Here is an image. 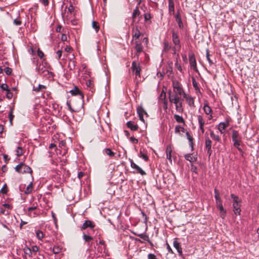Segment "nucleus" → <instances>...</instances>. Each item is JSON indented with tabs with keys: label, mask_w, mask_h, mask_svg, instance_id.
I'll use <instances>...</instances> for the list:
<instances>
[{
	"label": "nucleus",
	"mask_w": 259,
	"mask_h": 259,
	"mask_svg": "<svg viewBox=\"0 0 259 259\" xmlns=\"http://www.w3.org/2000/svg\"><path fill=\"white\" fill-rule=\"evenodd\" d=\"M214 197L216 200L217 207L220 210V215L222 219H224L226 214V210L224 208L222 201L219 195V191L214 189Z\"/></svg>",
	"instance_id": "f257e3e1"
},
{
	"label": "nucleus",
	"mask_w": 259,
	"mask_h": 259,
	"mask_svg": "<svg viewBox=\"0 0 259 259\" xmlns=\"http://www.w3.org/2000/svg\"><path fill=\"white\" fill-rule=\"evenodd\" d=\"M231 197L233 199V211L235 214H240L241 212L240 203L241 200L239 197L233 194L231 195Z\"/></svg>",
	"instance_id": "f03ea898"
},
{
	"label": "nucleus",
	"mask_w": 259,
	"mask_h": 259,
	"mask_svg": "<svg viewBox=\"0 0 259 259\" xmlns=\"http://www.w3.org/2000/svg\"><path fill=\"white\" fill-rule=\"evenodd\" d=\"M232 139L234 146L237 148L239 151H242V149L239 147L241 142V137L239 136L238 131L235 130L233 131Z\"/></svg>",
	"instance_id": "7ed1b4c3"
},
{
	"label": "nucleus",
	"mask_w": 259,
	"mask_h": 259,
	"mask_svg": "<svg viewBox=\"0 0 259 259\" xmlns=\"http://www.w3.org/2000/svg\"><path fill=\"white\" fill-rule=\"evenodd\" d=\"M173 91L172 92L177 94V95H180L184 96V95L186 94L185 91L183 88L182 85L177 80H173L172 84Z\"/></svg>",
	"instance_id": "20e7f679"
},
{
	"label": "nucleus",
	"mask_w": 259,
	"mask_h": 259,
	"mask_svg": "<svg viewBox=\"0 0 259 259\" xmlns=\"http://www.w3.org/2000/svg\"><path fill=\"white\" fill-rule=\"evenodd\" d=\"M15 170L20 174H25V173H29L30 174V176H32V170L31 168L25 164L23 163H21L20 164L17 165L15 168Z\"/></svg>",
	"instance_id": "39448f33"
},
{
	"label": "nucleus",
	"mask_w": 259,
	"mask_h": 259,
	"mask_svg": "<svg viewBox=\"0 0 259 259\" xmlns=\"http://www.w3.org/2000/svg\"><path fill=\"white\" fill-rule=\"evenodd\" d=\"M168 98L169 102L171 103H177L178 101H180V100H183L181 99V97L182 96L180 95H177V94L174 93L172 92V91H169L168 92Z\"/></svg>",
	"instance_id": "423d86ee"
},
{
	"label": "nucleus",
	"mask_w": 259,
	"mask_h": 259,
	"mask_svg": "<svg viewBox=\"0 0 259 259\" xmlns=\"http://www.w3.org/2000/svg\"><path fill=\"white\" fill-rule=\"evenodd\" d=\"M172 41L173 43L175 45V47L174 48V53L176 54L177 50H180L181 48L180 39L179 38L178 35L177 33L175 32H172Z\"/></svg>",
	"instance_id": "0eeeda50"
},
{
	"label": "nucleus",
	"mask_w": 259,
	"mask_h": 259,
	"mask_svg": "<svg viewBox=\"0 0 259 259\" xmlns=\"http://www.w3.org/2000/svg\"><path fill=\"white\" fill-rule=\"evenodd\" d=\"M131 69L136 75V77L137 76L140 77L141 68L139 63L136 62V61H133L132 62Z\"/></svg>",
	"instance_id": "6e6552de"
},
{
	"label": "nucleus",
	"mask_w": 259,
	"mask_h": 259,
	"mask_svg": "<svg viewBox=\"0 0 259 259\" xmlns=\"http://www.w3.org/2000/svg\"><path fill=\"white\" fill-rule=\"evenodd\" d=\"M211 144V141L208 138H206L205 140V149L207 150V153L209 157H210L212 154Z\"/></svg>",
	"instance_id": "1a4fd4ad"
},
{
	"label": "nucleus",
	"mask_w": 259,
	"mask_h": 259,
	"mask_svg": "<svg viewBox=\"0 0 259 259\" xmlns=\"http://www.w3.org/2000/svg\"><path fill=\"white\" fill-rule=\"evenodd\" d=\"M197 120H198V124L199 125L200 130H201L202 133H204V125L205 124V121L201 115H197Z\"/></svg>",
	"instance_id": "9d476101"
},
{
	"label": "nucleus",
	"mask_w": 259,
	"mask_h": 259,
	"mask_svg": "<svg viewBox=\"0 0 259 259\" xmlns=\"http://www.w3.org/2000/svg\"><path fill=\"white\" fill-rule=\"evenodd\" d=\"M95 225L93 222H92L90 220H86L84 222V223L82 224V227H81V229L85 230L88 227H89L91 229H93L95 227Z\"/></svg>",
	"instance_id": "9b49d317"
},
{
	"label": "nucleus",
	"mask_w": 259,
	"mask_h": 259,
	"mask_svg": "<svg viewBox=\"0 0 259 259\" xmlns=\"http://www.w3.org/2000/svg\"><path fill=\"white\" fill-rule=\"evenodd\" d=\"M173 245L174 247L177 249L179 255L182 256L183 255V251L180 243L176 239H175L173 242Z\"/></svg>",
	"instance_id": "f8f14e48"
},
{
	"label": "nucleus",
	"mask_w": 259,
	"mask_h": 259,
	"mask_svg": "<svg viewBox=\"0 0 259 259\" xmlns=\"http://www.w3.org/2000/svg\"><path fill=\"white\" fill-rule=\"evenodd\" d=\"M185 158L191 162H196L197 160V156L196 154H187L185 155Z\"/></svg>",
	"instance_id": "ddd939ff"
},
{
	"label": "nucleus",
	"mask_w": 259,
	"mask_h": 259,
	"mask_svg": "<svg viewBox=\"0 0 259 259\" xmlns=\"http://www.w3.org/2000/svg\"><path fill=\"white\" fill-rule=\"evenodd\" d=\"M70 93L72 95H78L79 96V98L81 100H82L83 98V95L82 93L79 90V89L76 87H75V88L70 91Z\"/></svg>",
	"instance_id": "4468645a"
},
{
	"label": "nucleus",
	"mask_w": 259,
	"mask_h": 259,
	"mask_svg": "<svg viewBox=\"0 0 259 259\" xmlns=\"http://www.w3.org/2000/svg\"><path fill=\"white\" fill-rule=\"evenodd\" d=\"M137 112L139 115L140 119L141 121H144V120L143 115L144 114H146V115H147V112L142 107H138L137 108Z\"/></svg>",
	"instance_id": "2eb2a0df"
},
{
	"label": "nucleus",
	"mask_w": 259,
	"mask_h": 259,
	"mask_svg": "<svg viewBox=\"0 0 259 259\" xmlns=\"http://www.w3.org/2000/svg\"><path fill=\"white\" fill-rule=\"evenodd\" d=\"M133 37V38L138 39L139 38L141 33L137 26H135L132 30Z\"/></svg>",
	"instance_id": "dca6fc26"
},
{
	"label": "nucleus",
	"mask_w": 259,
	"mask_h": 259,
	"mask_svg": "<svg viewBox=\"0 0 259 259\" xmlns=\"http://www.w3.org/2000/svg\"><path fill=\"white\" fill-rule=\"evenodd\" d=\"M183 97L186 99V102L190 106H195L193 98L186 94L184 95V96Z\"/></svg>",
	"instance_id": "f3484780"
},
{
	"label": "nucleus",
	"mask_w": 259,
	"mask_h": 259,
	"mask_svg": "<svg viewBox=\"0 0 259 259\" xmlns=\"http://www.w3.org/2000/svg\"><path fill=\"white\" fill-rule=\"evenodd\" d=\"M171 152L172 149L170 145H168L166 149V158L169 161L170 163H172L171 159Z\"/></svg>",
	"instance_id": "a211bd4d"
},
{
	"label": "nucleus",
	"mask_w": 259,
	"mask_h": 259,
	"mask_svg": "<svg viewBox=\"0 0 259 259\" xmlns=\"http://www.w3.org/2000/svg\"><path fill=\"white\" fill-rule=\"evenodd\" d=\"M127 126L133 131H136L138 130L139 126L135 124L133 121H129L126 123Z\"/></svg>",
	"instance_id": "6ab92c4d"
},
{
	"label": "nucleus",
	"mask_w": 259,
	"mask_h": 259,
	"mask_svg": "<svg viewBox=\"0 0 259 259\" xmlns=\"http://www.w3.org/2000/svg\"><path fill=\"white\" fill-rule=\"evenodd\" d=\"M189 62L195 71H197L196 62L194 55L189 56Z\"/></svg>",
	"instance_id": "aec40b11"
},
{
	"label": "nucleus",
	"mask_w": 259,
	"mask_h": 259,
	"mask_svg": "<svg viewBox=\"0 0 259 259\" xmlns=\"http://www.w3.org/2000/svg\"><path fill=\"white\" fill-rule=\"evenodd\" d=\"M31 181L30 182V184L27 186L26 189L24 190V193L25 194H30L33 189V183L32 182L33 181V178L32 176H31Z\"/></svg>",
	"instance_id": "412c9836"
},
{
	"label": "nucleus",
	"mask_w": 259,
	"mask_h": 259,
	"mask_svg": "<svg viewBox=\"0 0 259 259\" xmlns=\"http://www.w3.org/2000/svg\"><path fill=\"white\" fill-rule=\"evenodd\" d=\"M203 110H204V112L205 113V114H206L207 115H210L209 119H211L212 117V115H211L212 110H211V108L207 104H204V105L203 106Z\"/></svg>",
	"instance_id": "4be33fe9"
},
{
	"label": "nucleus",
	"mask_w": 259,
	"mask_h": 259,
	"mask_svg": "<svg viewBox=\"0 0 259 259\" xmlns=\"http://www.w3.org/2000/svg\"><path fill=\"white\" fill-rule=\"evenodd\" d=\"M135 49L136 50V54L137 56H139V54H140L143 51V46L141 43L138 42V41L136 42V46Z\"/></svg>",
	"instance_id": "5701e85b"
},
{
	"label": "nucleus",
	"mask_w": 259,
	"mask_h": 259,
	"mask_svg": "<svg viewBox=\"0 0 259 259\" xmlns=\"http://www.w3.org/2000/svg\"><path fill=\"white\" fill-rule=\"evenodd\" d=\"M229 126V122H221L219 124L218 129L221 133H224V130Z\"/></svg>",
	"instance_id": "b1692460"
},
{
	"label": "nucleus",
	"mask_w": 259,
	"mask_h": 259,
	"mask_svg": "<svg viewBox=\"0 0 259 259\" xmlns=\"http://www.w3.org/2000/svg\"><path fill=\"white\" fill-rule=\"evenodd\" d=\"M140 15V12L138 6H137L136 9L134 10L132 14L133 23H134L137 17Z\"/></svg>",
	"instance_id": "393cba45"
},
{
	"label": "nucleus",
	"mask_w": 259,
	"mask_h": 259,
	"mask_svg": "<svg viewBox=\"0 0 259 259\" xmlns=\"http://www.w3.org/2000/svg\"><path fill=\"white\" fill-rule=\"evenodd\" d=\"M182 101V100H180V101H178L177 103H174L175 105L176 110L180 113L183 111Z\"/></svg>",
	"instance_id": "a878e982"
},
{
	"label": "nucleus",
	"mask_w": 259,
	"mask_h": 259,
	"mask_svg": "<svg viewBox=\"0 0 259 259\" xmlns=\"http://www.w3.org/2000/svg\"><path fill=\"white\" fill-rule=\"evenodd\" d=\"M168 11L169 13L174 14L175 12V4L173 0H168Z\"/></svg>",
	"instance_id": "bb28decb"
},
{
	"label": "nucleus",
	"mask_w": 259,
	"mask_h": 259,
	"mask_svg": "<svg viewBox=\"0 0 259 259\" xmlns=\"http://www.w3.org/2000/svg\"><path fill=\"white\" fill-rule=\"evenodd\" d=\"M176 20L178 24L179 28L182 29L183 28V24L179 13L176 15Z\"/></svg>",
	"instance_id": "cd10ccee"
},
{
	"label": "nucleus",
	"mask_w": 259,
	"mask_h": 259,
	"mask_svg": "<svg viewBox=\"0 0 259 259\" xmlns=\"http://www.w3.org/2000/svg\"><path fill=\"white\" fill-rule=\"evenodd\" d=\"M186 136H187V139L189 142V144H190V146H191V149L192 150H193V137L190 135V134L189 133V132H186Z\"/></svg>",
	"instance_id": "c85d7f7f"
},
{
	"label": "nucleus",
	"mask_w": 259,
	"mask_h": 259,
	"mask_svg": "<svg viewBox=\"0 0 259 259\" xmlns=\"http://www.w3.org/2000/svg\"><path fill=\"white\" fill-rule=\"evenodd\" d=\"M174 118H175V120L177 121V122H178L179 123H185V120H184V118L182 117V116L175 114L174 115Z\"/></svg>",
	"instance_id": "c756f323"
},
{
	"label": "nucleus",
	"mask_w": 259,
	"mask_h": 259,
	"mask_svg": "<svg viewBox=\"0 0 259 259\" xmlns=\"http://www.w3.org/2000/svg\"><path fill=\"white\" fill-rule=\"evenodd\" d=\"M210 137L214 141L219 142L220 141V137L219 135H216L213 132L210 133Z\"/></svg>",
	"instance_id": "7c9ffc66"
},
{
	"label": "nucleus",
	"mask_w": 259,
	"mask_h": 259,
	"mask_svg": "<svg viewBox=\"0 0 259 259\" xmlns=\"http://www.w3.org/2000/svg\"><path fill=\"white\" fill-rule=\"evenodd\" d=\"M104 153L107 155L112 157L114 155V153L111 151V150L109 148H106L104 150Z\"/></svg>",
	"instance_id": "2f4dec72"
},
{
	"label": "nucleus",
	"mask_w": 259,
	"mask_h": 259,
	"mask_svg": "<svg viewBox=\"0 0 259 259\" xmlns=\"http://www.w3.org/2000/svg\"><path fill=\"white\" fill-rule=\"evenodd\" d=\"M46 89V86L41 84H39L37 88H33V91H36V92H39L42 91L43 90Z\"/></svg>",
	"instance_id": "473e14b6"
},
{
	"label": "nucleus",
	"mask_w": 259,
	"mask_h": 259,
	"mask_svg": "<svg viewBox=\"0 0 259 259\" xmlns=\"http://www.w3.org/2000/svg\"><path fill=\"white\" fill-rule=\"evenodd\" d=\"M16 155L19 157L23 154V150L22 147H18L16 150Z\"/></svg>",
	"instance_id": "72a5a7b5"
},
{
	"label": "nucleus",
	"mask_w": 259,
	"mask_h": 259,
	"mask_svg": "<svg viewBox=\"0 0 259 259\" xmlns=\"http://www.w3.org/2000/svg\"><path fill=\"white\" fill-rule=\"evenodd\" d=\"M62 248L59 246H55L53 248V252L55 254H58L61 251Z\"/></svg>",
	"instance_id": "f704fd0d"
},
{
	"label": "nucleus",
	"mask_w": 259,
	"mask_h": 259,
	"mask_svg": "<svg viewBox=\"0 0 259 259\" xmlns=\"http://www.w3.org/2000/svg\"><path fill=\"white\" fill-rule=\"evenodd\" d=\"M137 236L145 241H149V236L145 234H138Z\"/></svg>",
	"instance_id": "c9c22d12"
},
{
	"label": "nucleus",
	"mask_w": 259,
	"mask_h": 259,
	"mask_svg": "<svg viewBox=\"0 0 259 259\" xmlns=\"http://www.w3.org/2000/svg\"><path fill=\"white\" fill-rule=\"evenodd\" d=\"M36 237L39 240H41L44 237L43 233L41 231H39V230H37L36 232Z\"/></svg>",
	"instance_id": "e433bc0d"
},
{
	"label": "nucleus",
	"mask_w": 259,
	"mask_h": 259,
	"mask_svg": "<svg viewBox=\"0 0 259 259\" xmlns=\"http://www.w3.org/2000/svg\"><path fill=\"white\" fill-rule=\"evenodd\" d=\"M181 131L184 133L185 128L180 125H177L175 127V132L176 133H179Z\"/></svg>",
	"instance_id": "4c0bfd02"
},
{
	"label": "nucleus",
	"mask_w": 259,
	"mask_h": 259,
	"mask_svg": "<svg viewBox=\"0 0 259 259\" xmlns=\"http://www.w3.org/2000/svg\"><path fill=\"white\" fill-rule=\"evenodd\" d=\"M68 107V109L69 110L72 112H77L78 110L76 109H74L71 106V103H70V101H68L67 102V103H66Z\"/></svg>",
	"instance_id": "58836bf2"
},
{
	"label": "nucleus",
	"mask_w": 259,
	"mask_h": 259,
	"mask_svg": "<svg viewBox=\"0 0 259 259\" xmlns=\"http://www.w3.org/2000/svg\"><path fill=\"white\" fill-rule=\"evenodd\" d=\"M92 27L93 28H94L97 32L99 30V26L98 24V23L96 21H93L92 22Z\"/></svg>",
	"instance_id": "ea45409f"
},
{
	"label": "nucleus",
	"mask_w": 259,
	"mask_h": 259,
	"mask_svg": "<svg viewBox=\"0 0 259 259\" xmlns=\"http://www.w3.org/2000/svg\"><path fill=\"white\" fill-rule=\"evenodd\" d=\"M170 49V46H169V44L167 42H164V48H163V51L164 52H168Z\"/></svg>",
	"instance_id": "a19ab883"
},
{
	"label": "nucleus",
	"mask_w": 259,
	"mask_h": 259,
	"mask_svg": "<svg viewBox=\"0 0 259 259\" xmlns=\"http://www.w3.org/2000/svg\"><path fill=\"white\" fill-rule=\"evenodd\" d=\"M83 238L85 242H88L93 239L92 237H91L89 235H85V234H83Z\"/></svg>",
	"instance_id": "79ce46f5"
},
{
	"label": "nucleus",
	"mask_w": 259,
	"mask_h": 259,
	"mask_svg": "<svg viewBox=\"0 0 259 259\" xmlns=\"http://www.w3.org/2000/svg\"><path fill=\"white\" fill-rule=\"evenodd\" d=\"M0 212L2 214L5 215H9L10 214V211L8 210H6L2 207H0Z\"/></svg>",
	"instance_id": "37998d69"
},
{
	"label": "nucleus",
	"mask_w": 259,
	"mask_h": 259,
	"mask_svg": "<svg viewBox=\"0 0 259 259\" xmlns=\"http://www.w3.org/2000/svg\"><path fill=\"white\" fill-rule=\"evenodd\" d=\"M8 192V187L6 184H4L1 190V192L3 194H6Z\"/></svg>",
	"instance_id": "c03bdc74"
},
{
	"label": "nucleus",
	"mask_w": 259,
	"mask_h": 259,
	"mask_svg": "<svg viewBox=\"0 0 259 259\" xmlns=\"http://www.w3.org/2000/svg\"><path fill=\"white\" fill-rule=\"evenodd\" d=\"M13 109L12 108H11L10 109V114H9V120H10V122H11V123H12V120L14 118V116L13 115Z\"/></svg>",
	"instance_id": "a18cd8bd"
},
{
	"label": "nucleus",
	"mask_w": 259,
	"mask_h": 259,
	"mask_svg": "<svg viewBox=\"0 0 259 259\" xmlns=\"http://www.w3.org/2000/svg\"><path fill=\"white\" fill-rule=\"evenodd\" d=\"M206 52L207 60L208 63H209V64L211 65L213 64V62H212V61L211 60H210V59L209 58V51L208 49H207Z\"/></svg>",
	"instance_id": "49530a36"
},
{
	"label": "nucleus",
	"mask_w": 259,
	"mask_h": 259,
	"mask_svg": "<svg viewBox=\"0 0 259 259\" xmlns=\"http://www.w3.org/2000/svg\"><path fill=\"white\" fill-rule=\"evenodd\" d=\"M135 169L137 170L138 173H140L142 175H146V172L139 166H138Z\"/></svg>",
	"instance_id": "de8ad7c7"
},
{
	"label": "nucleus",
	"mask_w": 259,
	"mask_h": 259,
	"mask_svg": "<svg viewBox=\"0 0 259 259\" xmlns=\"http://www.w3.org/2000/svg\"><path fill=\"white\" fill-rule=\"evenodd\" d=\"M135 169L137 170L138 173H140L142 175H146V172L139 166H138Z\"/></svg>",
	"instance_id": "09e8293b"
},
{
	"label": "nucleus",
	"mask_w": 259,
	"mask_h": 259,
	"mask_svg": "<svg viewBox=\"0 0 259 259\" xmlns=\"http://www.w3.org/2000/svg\"><path fill=\"white\" fill-rule=\"evenodd\" d=\"M25 254H28L29 256L32 255L31 249L30 248L27 247L24 249Z\"/></svg>",
	"instance_id": "8fccbe9b"
},
{
	"label": "nucleus",
	"mask_w": 259,
	"mask_h": 259,
	"mask_svg": "<svg viewBox=\"0 0 259 259\" xmlns=\"http://www.w3.org/2000/svg\"><path fill=\"white\" fill-rule=\"evenodd\" d=\"M13 95L12 93L11 92V90L9 89L7 91L6 97L8 99H11L12 98Z\"/></svg>",
	"instance_id": "3c124183"
},
{
	"label": "nucleus",
	"mask_w": 259,
	"mask_h": 259,
	"mask_svg": "<svg viewBox=\"0 0 259 259\" xmlns=\"http://www.w3.org/2000/svg\"><path fill=\"white\" fill-rule=\"evenodd\" d=\"M140 156L141 158H142L143 159H144L145 161H147L148 160V156L146 154L142 153V151H140Z\"/></svg>",
	"instance_id": "603ef678"
},
{
	"label": "nucleus",
	"mask_w": 259,
	"mask_h": 259,
	"mask_svg": "<svg viewBox=\"0 0 259 259\" xmlns=\"http://www.w3.org/2000/svg\"><path fill=\"white\" fill-rule=\"evenodd\" d=\"M144 17L145 21L150 20L151 18V14L150 13L144 14Z\"/></svg>",
	"instance_id": "864d4df0"
},
{
	"label": "nucleus",
	"mask_w": 259,
	"mask_h": 259,
	"mask_svg": "<svg viewBox=\"0 0 259 259\" xmlns=\"http://www.w3.org/2000/svg\"><path fill=\"white\" fill-rule=\"evenodd\" d=\"M1 88L3 91H7L9 90L8 85L6 83H3L1 85Z\"/></svg>",
	"instance_id": "5fc2aeb1"
},
{
	"label": "nucleus",
	"mask_w": 259,
	"mask_h": 259,
	"mask_svg": "<svg viewBox=\"0 0 259 259\" xmlns=\"http://www.w3.org/2000/svg\"><path fill=\"white\" fill-rule=\"evenodd\" d=\"M37 55L40 59H42L44 57V53L39 49L37 50Z\"/></svg>",
	"instance_id": "6e6d98bb"
},
{
	"label": "nucleus",
	"mask_w": 259,
	"mask_h": 259,
	"mask_svg": "<svg viewBox=\"0 0 259 259\" xmlns=\"http://www.w3.org/2000/svg\"><path fill=\"white\" fill-rule=\"evenodd\" d=\"M5 72L7 75H9L12 73V70L11 68L6 67L5 69Z\"/></svg>",
	"instance_id": "4d7b16f0"
},
{
	"label": "nucleus",
	"mask_w": 259,
	"mask_h": 259,
	"mask_svg": "<svg viewBox=\"0 0 259 259\" xmlns=\"http://www.w3.org/2000/svg\"><path fill=\"white\" fill-rule=\"evenodd\" d=\"M148 259H158L156 257V255L153 253H149L148 255Z\"/></svg>",
	"instance_id": "13d9d810"
},
{
	"label": "nucleus",
	"mask_w": 259,
	"mask_h": 259,
	"mask_svg": "<svg viewBox=\"0 0 259 259\" xmlns=\"http://www.w3.org/2000/svg\"><path fill=\"white\" fill-rule=\"evenodd\" d=\"M14 23L16 25L18 26V25H20L21 24L22 22L20 20L18 19H15L14 20Z\"/></svg>",
	"instance_id": "bf43d9fd"
},
{
	"label": "nucleus",
	"mask_w": 259,
	"mask_h": 259,
	"mask_svg": "<svg viewBox=\"0 0 259 259\" xmlns=\"http://www.w3.org/2000/svg\"><path fill=\"white\" fill-rule=\"evenodd\" d=\"M62 51L61 50H58L57 52H56V54H57V59H60L61 57L62 56Z\"/></svg>",
	"instance_id": "052dcab7"
},
{
	"label": "nucleus",
	"mask_w": 259,
	"mask_h": 259,
	"mask_svg": "<svg viewBox=\"0 0 259 259\" xmlns=\"http://www.w3.org/2000/svg\"><path fill=\"white\" fill-rule=\"evenodd\" d=\"M30 249H31V252H36L38 251V247L37 246H33Z\"/></svg>",
	"instance_id": "680f3d73"
},
{
	"label": "nucleus",
	"mask_w": 259,
	"mask_h": 259,
	"mask_svg": "<svg viewBox=\"0 0 259 259\" xmlns=\"http://www.w3.org/2000/svg\"><path fill=\"white\" fill-rule=\"evenodd\" d=\"M160 98L161 100L163 101V100H165L166 98V93L164 91H162L160 95Z\"/></svg>",
	"instance_id": "e2e57ef3"
},
{
	"label": "nucleus",
	"mask_w": 259,
	"mask_h": 259,
	"mask_svg": "<svg viewBox=\"0 0 259 259\" xmlns=\"http://www.w3.org/2000/svg\"><path fill=\"white\" fill-rule=\"evenodd\" d=\"M3 206L5 208H7L8 209H12V206L11 205H10V204H8V203H5L3 205Z\"/></svg>",
	"instance_id": "0e129e2a"
},
{
	"label": "nucleus",
	"mask_w": 259,
	"mask_h": 259,
	"mask_svg": "<svg viewBox=\"0 0 259 259\" xmlns=\"http://www.w3.org/2000/svg\"><path fill=\"white\" fill-rule=\"evenodd\" d=\"M130 141L133 143L137 144L138 143V139L133 137L130 138Z\"/></svg>",
	"instance_id": "69168bd1"
},
{
	"label": "nucleus",
	"mask_w": 259,
	"mask_h": 259,
	"mask_svg": "<svg viewBox=\"0 0 259 259\" xmlns=\"http://www.w3.org/2000/svg\"><path fill=\"white\" fill-rule=\"evenodd\" d=\"M131 166L132 168L135 169L138 166L136 163H135L132 160H131Z\"/></svg>",
	"instance_id": "338daca9"
},
{
	"label": "nucleus",
	"mask_w": 259,
	"mask_h": 259,
	"mask_svg": "<svg viewBox=\"0 0 259 259\" xmlns=\"http://www.w3.org/2000/svg\"><path fill=\"white\" fill-rule=\"evenodd\" d=\"M162 102H163V107L166 110L167 108V101L166 100H163Z\"/></svg>",
	"instance_id": "774afa93"
}]
</instances>
